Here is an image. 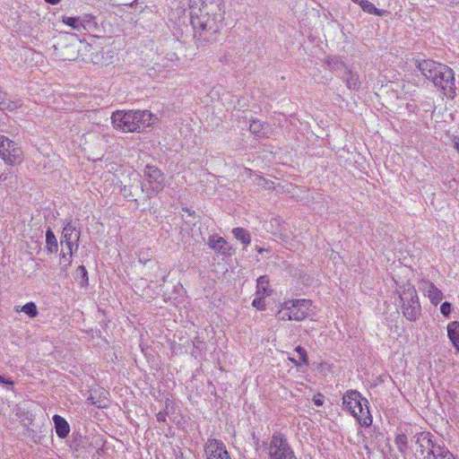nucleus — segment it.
<instances>
[{
	"mask_svg": "<svg viewBox=\"0 0 459 459\" xmlns=\"http://www.w3.org/2000/svg\"><path fill=\"white\" fill-rule=\"evenodd\" d=\"M249 130L258 137H269L270 135L268 126L259 120H253L249 125Z\"/></svg>",
	"mask_w": 459,
	"mask_h": 459,
	"instance_id": "nucleus-18",
	"label": "nucleus"
},
{
	"mask_svg": "<svg viewBox=\"0 0 459 459\" xmlns=\"http://www.w3.org/2000/svg\"><path fill=\"white\" fill-rule=\"evenodd\" d=\"M184 211L187 212L189 215H193L195 214V211H192L191 209H188V208H183Z\"/></svg>",
	"mask_w": 459,
	"mask_h": 459,
	"instance_id": "nucleus-40",
	"label": "nucleus"
},
{
	"mask_svg": "<svg viewBox=\"0 0 459 459\" xmlns=\"http://www.w3.org/2000/svg\"><path fill=\"white\" fill-rule=\"evenodd\" d=\"M156 417H157V420H158L159 421H165V420H166V414H165V413H163V412H161V411H160L159 413H157Z\"/></svg>",
	"mask_w": 459,
	"mask_h": 459,
	"instance_id": "nucleus-34",
	"label": "nucleus"
},
{
	"mask_svg": "<svg viewBox=\"0 0 459 459\" xmlns=\"http://www.w3.org/2000/svg\"><path fill=\"white\" fill-rule=\"evenodd\" d=\"M394 444L396 445L397 449L401 454H406L408 451L407 433L403 432L402 429H398L395 434Z\"/></svg>",
	"mask_w": 459,
	"mask_h": 459,
	"instance_id": "nucleus-21",
	"label": "nucleus"
},
{
	"mask_svg": "<svg viewBox=\"0 0 459 459\" xmlns=\"http://www.w3.org/2000/svg\"><path fill=\"white\" fill-rule=\"evenodd\" d=\"M45 1L50 4H57L61 2V0H45Z\"/></svg>",
	"mask_w": 459,
	"mask_h": 459,
	"instance_id": "nucleus-38",
	"label": "nucleus"
},
{
	"mask_svg": "<svg viewBox=\"0 0 459 459\" xmlns=\"http://www.w3.org/2000/svg\"><path fill=\"white\" fill-rule=\"evenodd\" d=\"M234 237L240 240L244 245L247 246L251 242L250 234L243 228H235L232 230Z\"/></svg>",
	"mask_w": 459,
	"mask_h": 459,
	"instance_id": "nucleus-25",
	"label": "nucleus"
},
{
	"mask_svg": "<svg viewBox=\"0 0 459 459\" xmlns=\"http://www.w3.org/2000/svg\"><path fill=\"white\" fill-rule=\"evenodd\" d=\"M290 360L296 365V366H300V364L302 363L299 359H293L291 358Z\"/></svg>",
	"mask_w": 459,
	"mask_h": 459,
	"instance_id": "nucleus-39",
	"label": "nucleus"
},
{
	"mask_svg": "<svg viewBox=\"0 0 459 459\" xmlns=\"http://www.w3.org/2000/svg\"><path fill=\"white\" fill-rule=\"evenodd\" d=\"M53 421L57 437L60 438H65L68 437L70 433V426L67 420L64 417L55 414L53 416Z\"/></svg>",
	"mask_w": 459,
	"mask_h": 459,
	"instance_id": "nucleus-15",
	"label": "nucleus"
},
{
	"mask_svg": "<svg viewBox=\"0 0 459 459\" xmlns=\"http://www.w3.org/2000/svg\"><path fill=\"white\" fill-rule=\"evenodd\" d=\"M15 311L17 313L23 312L24 314H26L30 318H34L38 315L37 306L32 301L28 302V303H26L25 305H23L22 307H15Z\"/></svg>",
	"mask_w": 459,
	"mask_h": 459,
	"instance_id": "nucleus-24",
	"label": "nucleus"
},
{
	"mask_svg": "<svg viewBox=\"0 0 459 459\" xmlns=\"http://www.w3.org/2000/svg\"><path fill=\"white\" fill-rule=\"evenodd\" d=\"M62 21L65 24L74 30H80L83 28V24L79 17L63 16Z\"/></svg>",
	"mask_w": 459,
	"mask_h": 459,
	"instance_id": "nucleus-27",
	"label": "nucleus"
},
{
	"mask_svg": "<svg viewBox=\"0 0 459 459\" xmlns=\"http://www.w3.org/2000/svg\"><path fill=\"white\" fill-rule=\"evenodd\" d=\"M191 24L195 37L201 44L217 39L225 19L224 0H193Z\"/></svg>",
	"mask_w": 459,
	"mask_h": 459,
	"instance_id": "nucleus-1",
	"label": "nucleus"
},
{
	"mask_svg": "<svg viewBox=\"0 0 459 459\" xmlns=\"http://www.w3.org/2000/svg\"><path fill=\"white\" fill-rule=\"evenodd\" d=\"M344 80L349 89H358L360 85L359 74L351 70H348L346 72Z\"/></svg>",
	"mask_w": 459,
	"mask_h": 459,
	"instance_id": "nucleus-22",
	"label": "nucleus"
},
{
	"mask_svg": "<svg viewBox=\"0 0 459 459\" xmlns=\"http://www.w3.org/2000/svg\"><path fill=\"white\" fill-rule=\"evenodd\" d=\"M0 383L9 385H13V382L12 380L4 379L1 375H0Z\"/></svg>",
	"mask_w": 459,
	"mask_h": 459,
	"instance_id": "nucleus-33",
	"label": "nucleus"
},
{
	"mask_svg": "<svg viewBox=\"0 0 459 459\" xmlns=\"http://www.w3.org/2000/svg\"><path fill=\"white\" fill-rule=\"evenodd\" d=\"M417 67L436 87L446 90L454 86V72L447 65L433 60H421L417 61Z\"/></svg>",
	"mask_w": 459,
	"mask_h": 459,
	"instance_id": "nucleus-3",
	"label": "nucleus"
},
{
	"mask_svg": "<svg viewBox=\"0 0 459 459\" xmlns=\"http://www.w3.org/2000/svg\"><path fill=\"white\" fill-rule=\"evenodd\" d=\"M160 276H161V278L164 277V272L163 271L161 272Z\"/></svg>",
	"mask_w": 459,
	"mask_h": 459,
	"instance_id": "nucleus-42",
	"label": "nucleus"
},
{
	"mask_svg": "<svg viewBox=\"0 0 459 459\" xmlns=\"http://www.w3.org/2000/svg\"><path fill=\"white\" fill-rule=\"evenodd\" d=\"M143 119V113L141 111H123L117 110L111 116V120L114 127L122 130L123 132H134L142 124Z\"/></svg>",
	"mask_w": 459,
	"mask_h": 459,
	"instance_id": "nucleus-7",
	"label": "nucleus"
},
{
	"mask_svg": "<svg viewBox=\"0 0 459 459\" xmlns=\"http://www.w3.org/2000/svg\"><path fill=\"white\" fill-rule=\"evenodd\" d=\"M145 181L149 186V191L147 197L152 198V194L160 191L164 186V176L161 171L153 166L145 167Z\"/></svg>",
	"mask_w": 459,
	"mask_h": 459,
	"instance_id": "nucleus-11",
	"label": "nucleus"
},
{
	"mask_svg": "<svg viewBox=\"0 0 459 459\" xmlns=\"http://www.w3.org/2000/svg\"><path fill=\"white\" fill-rule=\"evenodd\" d=\"M204 452L207 459H230L225 445L219 439H208L204 446Z\"/></svg>",
	"mask_w": 459,
	"mask_h": 459,
	"instance_id": "nucleus-12",
	"label": "nucleus"
},
{
	"mask_svg": "<svg viewBox=\"0 0 459 459\" xmlns=\"http://www.w3.org/2000/svg\"><path fill=\"white\" fill-rule=\"evenodd\" d=\"M80 239V230L72 222H67L62 232L61 247L68 246L78 248V241Z\"/></svg>",
	"mask_w": 459,
	"mask_h": 459,
	"instance_id": "nucleus-13",
	"label": "nucleus"
},
{
	"mask_svg": "<svg viewBox=\"0 0 459 459\" xmlns=\"http://www.w3.org/2000/svg\"><path fill=\"white\" fill-rule=\"evenodd\" d=\"M311 307L309 299H288L280 304L276 317L281 321H302L309 316Z\"/></svg>",
	"mask_w": 459,
	"mask_h": 459,
	"instance_id": "nucleus-5",
	"label": "nucleus"
},
{
	"mask_svg": "<svg viewBox=\"0 0 459 459\" xmlns=\"http://www.w3.org/2000/svg\"><path fill=\"white\" fill-rule=\"evenodd\" d=\"M269 279L266 275L260 276L256 281V295L267 297L271 294Z\"/></svg>",
	"mask_w": 459,
	"mask_h": 459,
	"instance_id": "nucleus-20",
	"label": "nucleus"
},
{
	"mask_svg": "<svg viewBox=\"0 0 459 459\" xmlns=\"http://www.w3.org/2000/svg\"><path fill=\"white\" fill-rule=\"evenodd\" d=\"M18 107V104L14 101L5 100L0 91V109L2 110H13Z\"/></svg>",
	"mask_w": 459,
	"mask_h": 459,
	"instance_id": "nucleus-29",
	"label": "nucleus"
},
{
	"mask_svg": "<svg viewBox=\"0 0 459 459\" xmlns=\"http://www.w3.org/2000/svg\"><path fill=\"white\" fill-rule=\"evenodd\" d=\"M269 459H296L287 438L281 433H274L269 445Z\"/></svg>",
	"mask_w": 459,
	"mask_h": 459,
	"instance_id": "nucleus-10",
	"label": "nucleus"
},
{
	"mask_svg": "<svg viewBox=\"0 0 459 459\" xmlns=\"http://www.w3.org/2000/svg\"><path fill=\"white\" fill-rule=\"evenodd\" d=\"M342 404L344 409L349 411L361 426L368 427L371 425L372 417L369 414L368 401L358 391H348L343 395Z\"/></svg>",
	"mask_w": 459,
	"mask_h": 459,
	"instance_id": "nucleus-4",
	"label": "nucleus"
},
{
	"mask_svg": "<svg viewBox=\"0 0 459 459\" xmlns=\"http://www.w3.org/2000/svg\"><path fill=\"white\" fill-rule=\"evenodd\" d=\"M314 403L317 406H321L323 404V401L321 398H314Z\"/></svg>",
	"mask_w": 459,
	"mask_h": 459,
	"instance_id": "nucleus-37",
	"label": "nucleus"
},
{
	"mask_svg": "<svg viewBox=\"0 0 459 459\" xmlns=\"http://www.w3.org/2000/svg\"><path fill=\"white\" fill-rule=\"evenodd\" d=\"M208 244L211 248L222 255L229 251V246L226 240L221 237L211 236Z\"/></svg>",
	"mask_w": 459,
	"mask_h": 459,
	"instance_id": "nucleus-17",
	"label": "nucleus"
},
{
	"mask_svg": "<svg viewBox=\"0 0 459 459\" xmlns=\"http://www.w3.org/2000/svg\"><path fill=\"white\" fill-rule=\"evenodd\" d=\"M447 336L453 346L459 351V322L453 321L447 325Z\"/></svg>",
	"mask_w": 459,
	"mask_h": 459,
	"instance_id": "nucleus-19",
	"label": "nucleus"
},
{
	"mask_svg": "<svg viewBox=\"0 0 459 459\" xmlns=\"http://www.w3.org/2000/svg\"><path fill=\"white\" fill-rule=\"evenodd\" d=\"M180 57L175 52H169L166 56L158 57L152 66L148 67V75L153 79L167 78L171 69L178 66Z\"/></svg>",
	"mask_w": 459,
	"mask_h": 459,
	"instance_id": "nucleus-9",
	"label": "nucleus"
},
{
	"mask_svg": "<svg viewBox=\"0 0 459 459\" xmlns=\"http://www.w3.org/2000/svg\"><path fill=\"white\" fill-rule=\"evenodd\" d=\"M411 442L416 459H455L444 443L430 432L416 433L411 437Z\"/></svg>",
	"mask_w": 459,
	"mask_h": 459,
	"instance_id": "nucleus-2",
	"label": "nucleus"
},
{
	"mask_svg": "<svg viewBox=\"0 0 459 459\" xmlns=\"http://www.w3.org/2000/svg\"><path fill=\"white\" fill-rule=\"evenodd\" d=\"M148 116V118H145V129L147 127L154 126L159 124L160 117L157 114H153L152 112H148L145 110V116Z\"/></svg>",
	"mask_w": 459,
	"mask_h": 459,
	"instance_id": "nucleus-28",
	"label": "nucleus"
},
{
	"mask_svg": "<svg viewBox=\"0 0 459 459\" xmlns=\"http://www.w3.org/2000/svg\"><path fill=\"white\" fill-rule=\"evenodd\" d=\"M403 315L410 321H416L421 314L415 287L409 281L399 285L397 290Z\"/></svg>",
	"mask_w": 459,
	"mask_h": 459,
	"instance_id": "nucleus-6",
	"label": "nucleus"
},
{
	"mask_svg": "<svg viewBox=\"0 0 459 459\" xmlns=\"http://www.w3.org/2000/svg\"><path fill=\"white\" fill-rule=\"evenodd\" d=\"M264 298L265 297L256 295V298L252 302V306L255 307V308H257L258 310H264L265 309Z\"/></svg>",
	"mask_w": 459,
	"mask_h": 459,
	"instance_id": "nucleus-31",
	"label": "nucleus"
},
{
	"mask_svg": "<svg viewBox=\"0 0 459 459\" xmlns=\"http://www.w3.org/2000/svg\"><path fill=\"white\" fill-rule=\"evenodd\" d=\"M419 289L427 296L432 304L437 305L443 299L442 291L436 285L427 279H422L419 282Z\"/></svg>",
	"mask_w": 459,
	"mask_h": 459,
	"instance_id": "nucleus-14",
	"label": "nucleus"
},
{
	"mask_svg": "<svg viewBox=\"0 0 459 459\" xmlns=\"http://www.w3.org/2000/svg\"><path fill=\"white\" fill-rule=\"evenodd\" d=\"M78 271H80L82 273V275L87 278V270H86L85 266L80 265L78 267Z\"/></svg>",
	"mask_w": 459,
	"mask_h": 459,
	"instance_id": "nucleus-36",
	"label": "nucleus"
},
{
	"mask_svg": "<svg viewBox=\"0 0 459 459\" xmlns=\"http://www.w3.org/2000/svg\"><path fill=\"white\" fill-rule=\"evenodd\" d=\"M23 151L14 141L0 134V159L8 166H15L23 161Z\"/></svg>",
	"mask_w": 459,
	"mask_h": 459,
	"instance_id": "nucleus-8",
	"label": "nucleus"
},
{
	"mask_svg": "<svg viewBox=\"0 0 459 459\" xmlns=\"http://www.w3.org/2000/svg\"><path fill=\"white\" fill-rule=\"evenodd\" d=\"M295 352L297 353L299 359L303 364L308 365V357H307L306 350L303 347H301V346L296 347Z\"/></svg>",
	"mask_w": 459,
	"mask_h": 459,
	"instance_id": "nucleus-30",
	"label": "nucleus"
},
{
	"mask_svg": "<svg viewBox=\"0 0 459 459\" xmlns=\"http://www.w3.org/2000/svg\"><path fill=\"white\" fill-rule=\"evenodd\" d=\"M76 250L77 248H75L74 247H62L59 256V265L63 270H67V268L72 264L73 255Z\"/></svg>",
	"mask_w": 459,
	"mask_h": 459,
	"instance_id": "nucleus-16",
	"label": "nucleus"
},
{
	"mask_svg": "<svg viewBox=\"0 0 459 459\" xmlns=\"http://www.w3.org/2000/svg\"><path fill=\"white\" fill-rule=\"evenodd\" d=\"M257 184H258L259 186L264 185L265 187H268V188L270 187V186H267V185L269 184V183H268V181H266L265 179H264V178H258Z\"/></svg>",
	"mask_w": 459,
	"mask_h": 459,
	"instance_id": "nucleus-35",
	"label": "nucleus"
},
{
	"mask_svg": "<svg viewBox=\"0 0 459 459\" xmlns=\"http://www.w3.org/2000/svg\"><path fill=\"white\" fill-rule=\"evenodd\" d=\"M57 240L54 232L48 229L46 232V249L48 253L53 254L57 251Z\"/></svg>",
	"mask_w": 459,
	"mask_h": 459,
	"instance_id": "nucleus-23",
	"label": "nucleus"
},
{
	"mask_svg": "<svg viewBox=\"0 0 459 459\" xmlns=\"http://www.w3.org/2000/svg\"><path fill=\"white\" fill-rule=\"evenodd\" d=\"M361 9L370 14L382 15V11L377 9L372 3L368 0H359L358 3Z\"/></svg>",
	"mask_w": 459,
	"mask_h": 459,
	"instance_id": "nucleus-26",
	"label": "nucleus"
},
{
	"mask_svg": "<svg viewBox=\"0 0 459 459\" xmlns=\"http://www.w3.org/2000/svg\"><path fill=\"white\" fill-rule=\"evenodd\" d=\"M253 439L255 440V446H258V438L255 436V434H253Z\"/></svg>",
	"mask_w": 459,
	"mask_h": 459,
	"instance_id": "nucleus-41",
	"label": "nucleus"
},
{
	"mask_svg": "<svg viewBox=\"0 0 459 459\" xmlns=\"http://www.w3.org/2000/svg\"><path fill=\"white\" fill-rule=\"evenodd\" d=\"M451 308H452V306L449 302L447 301H445L444 303H442V305L440 306V312L442 313V315H444L445 316H448L451 313Z\"/></svg>",
	"mask_w": 459,
	"mask_h": 459,
	"instance_id": "nucleus-32",
	"label": "nucleus"
}]
</instances>
